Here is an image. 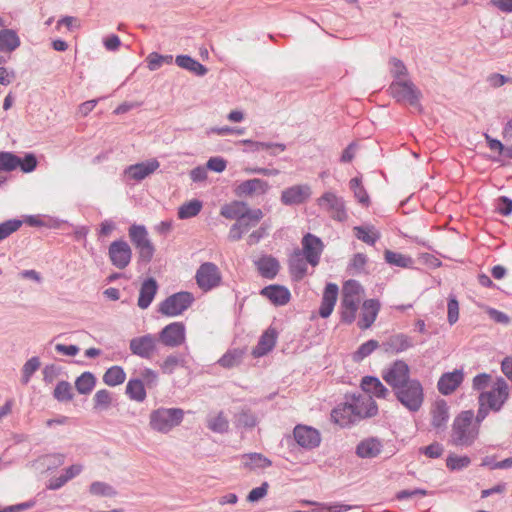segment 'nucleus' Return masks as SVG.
I'll list each match as a JSON object with an SVG mask.
<instances>
[{"label": "nucleus", "instance_id": "obj_1", "mask_svg": "<svg viewBox=\"0 0 512 512\" xmlns=\"http://www.w3.org/2000/svg\"><path fill=\"white\" fill-rule=\"evenodd\" d=\"M220 214L226 219H236V223L229 230L228 238L231 241H238L242 235L250 229L249 219L253 225H257L263 217L261 209H250L246 203L233 201L221 208Z\"/></svg>", "mask_w": 512, "mask_h": 512}, {"label": "nucleus", "instance_id": "obj_2", "mask_svg": "<svg viewBox=\"0 0 512 512\" xmlns=\"http://www.w3.org/2000/svg\"><path fill=\"white\" fill-rule=\"evenodd\" d=\"M479 434L480 428L474 421V412L462 411L453 420L450 442L457 447H469L477 440Z\"/></svg>", "mask_w": 512, "mask_h": 512}, {"label": "nucleus", "instance_id": "obj_3", "mask_svg": "<svg viewBox=\"0 0 512 512\" xmlns=\"http://www.w3.org/2000/svg\"><path fill=\"white\" fill-rule=\"evenodd\" d=\"M363 297L364 289L356 280H348L343 284L340 304V314L343 322L348 324L354 322Z\"/></svg>", "mask_w": 512, "mask_h": 512}, {"label": "nucleus", "instance_id": "obj_4", "mask_svg": "<svg viewBox=\"0 0 512 512\" xmlns=\"http://www.w3.org/2000/svg\"><path fill=\"white\" fill-rule=\"evenodd\" d=\"M396 399L410 412H417L424 402V388L417 379H412L394 391Z\"/></svg>", "mask_w": 512, "mask_h": 512}, {"label": "nucleus", "instance_id": "obj_5", "mask_svg": "<svg viewBox=\"0 0 512 512\" xmlns=\"http://www.w3.org/2000/svg\"><path fill=\"white\" fill-rule=\"evenodd\" d=\"M509 394L510 387L508 383L502 377H498L493 382L490 390L479 395L478 401L482 406H487L490 410L497 412L501 410Z\"/></svg>", "mask_w": 512, "mask_h": 512}, {"label": "nucleus", "instance_id": "obj_6", "mask_svg": "<svg viewBox=\"0 0 512 512\" xmlns=\"http://www.w3.org/2000/svg\"><path fill=\"white\" fill-rule=\"evenodd\" d=\"M193 302L194 296L190 292L174 293L159 303L158 312L166 317H177L182 315Z\"/></svg>", "mask_w": 512, "mask_h": 512}, {"label": "nucleus", "instance_id": "obj_7", "mask_svg": "<svg viewBox=\"0 0 512 512\" xmlns=\"http://www.w3.org/2000/svg\"><path fill=\"white\" fill-rule=\"evenodd\" d=\"M129 238L138 252L139 259L145 263L152 260L155 247L149 239L148 231L143 225L133 224L128 230Z\"/></svg>", "mask_w": 512, "mask_h": 512}, {"label": "nucleus", "instance_id": "obj_8", "mask_svg": "<svg viewBox=\"0 0 512 512\" xmlns=\"http://www.w3.org/2000/svg\"><path fill=\"white\" fill-rule=\"evenodd\" d=\"M183 419V411L178 408H160L150 414V426L152 429L166 433L179 425Z\"/></svg>", "mask_w": 512, "mask_h": 512}, {"label": "nucleus", "instance_id": "obj_9", "mask_svg": "<svg viewBox=\"0 0 512 512\" xmlns=\"http://www.w3.org/2000/svg\"><path fill=\"white\" fill-rule=\"evenodd\" d=\"M383 380L395 391L410 381V368L403 360H396L387 366L381 374Z\"/></svg>", "mask_w": 512, "mask_h": 512}, {"label": "nucleus", "instance_id": "obj_10", "mask_svg": "<svg viewBox=\"0 0 512 512\" xmlns=\"http://www.w3.org/2000/svg\"><path fill=\"white\" fill-rule=\"evenodd\" d=\"M317 205L323 211L328 213L334 220L345 221L347 219V212L343 199L333 192H325L317 199Z\"/></svg>", "mask_w": 512, "mask_h": 512}, {"label": "nucleus", "instance_id": "obj_11", "mask_svg": "<svg viewBox=\"0 0 512 512\" xmlns=\"http://www.w3.org/2000/svg\"><path fill=\"white\" fill-rule=\"evenodd\" d=\"M159 340L164 346L171 348L183 345L186 341L185 324L178 321L167 324L159 332Z\"/></svg>", "mask_w": 512, "mask_h": 512}, {"label": "nucleus", "instance_id": "obj_12", "mask_svg": "<svg viewBox=\"0 0 512 512\" xmlns=\"http://www.w3.org/2000/svg\"><path fill=\"white\" fill-rule=\"evenodd\" d=\"M195 278L199 288L206 292L220 284L221 272L214 263L206 262L200 265Z\"/></svg>", "mask_w": 512, "mask_h": 512}, {"label": "nucleus", "instance_id": "obj_13", "mask_svg": "<svg viewBox=\"0 0 512 512\" xmlns=\"http://www.w3.org/2000/svg\"><path fill=\"white\" fill-rule=\"evenodd\" d=\"M390 94L398 102L416 105L421 96L420 91L410 81H395L389 87Z\"/></svg>", "mask_w": 512, "mask_h": 512}, {"label": "nucleus", "instance_id": "obj_14", "mask_svg": "<svg viewBox=\"0 0 512 512\" xmlns=\"http://www.w3.org/2000/svg\"><path fill=\"white\" fill-rule=\"evenodd\" d=\"M111 263L118 269L126 268L132 258V250L124 240L113 241L108 248Z\"/></svg>", "mask_w": 512, "mask_h": 512}, {"label": "nucleus", "instance_id": "obj_15", "mask_svg": "<svg viewBox=\"0 0 512 512\" xmlns=\"http://www.w3.org/2000/svg\"><path fill=\"white\" fill-rule=\"evenodd\" d=\"M293 436L297 444L305 449H314L321 443L320 432L307 425H296Z\"/></svg>", "mask_w": 512, "mask_h": 512}, {"label": "nucleus", "instance_id": "obj_16", "mask_svg": "<svg viewBox=\"0 0 512 512\" xmlns=\"http://www.w3.org/2000/svg\"><path fill=\"white\" fill-rule=\"evenodd\" d=\"M129 347L132 354L150 359L157 350V340L152 334H146L131 339Z\"/></svg>", "mask_w": 512, "mask_h": 512}, {"label": "nucleus", "instance_id": "obj_17", "mask_svg": "<svg viewBox=\"0 0 512 512\" xmlns=\"http://www.w3.org/2000/svg\"><path fill=\"white\" fill-rule=\"evenodd\" d=\"M311 194V187L309 185H294L282 191L281 201L285 205H299L307 201Z\"/></svg>", "mask_w": 512, "mask_h": 512}, {"label": "nucleus", "instance_id": "obj_18", "mask_svg": "<svg viewBox=\"0 0 512 512\" xmlns=\"http://www.w3.org/2000/svg\"><path fill=\"white\" fill-rule=\"evenodd\" d=\"M303 253L306 261L312 266H316L319 263V258L323 250L322 241L308 233L302 239Z\"/></svg>", "mask_w": 512, "mask_h": 512}, {"label": "nucleus", "instance_id": "obj_19", "mask_svg": "<svg viewBox=\"0 0 512 512\" xmlns=\"http://www.w3.org/2000/svg\"><path fill=\"white\" fill-rule=\"evenodd\" d=\"M269 189L268 182L254 178L241 182L234 190L238 197H251L255 195H263Z\"/></svg>", "mask_w": 512, "mask_h": 512}, {"label": "nucleus", "instance_id": "obj_20", "mask_svg": "<svg viewBox=\"0 0 512 512\" xmlns=\"http://www.w3.org/2000/svg\"><path fill=\"white\" fill-rule=\"evenodd\" d=\"M380 307V302L376 299H368L363 302L358 321L360 329L365 330L372 326L377 318Z\"/></svg>", "mask_w": 512, "mask_h": 512}, {"label": "nucleus", "instance_id": "obj_21", "mask_svg": "<svg viewBox=\"0 0 512 512\" xmlns=\"http://www.w3.org/2000/svg\"><path fill=\"white\" fill-rule=\"evenodd\" d=\"M464 373L462 370L444 373L438 380L437 388L443 395L453 393L463 382Z\"/></svg>", "mask_w": 512, "mask_h": 512}, {"label": "nucleus", "instance_id": "obj_22", "mask_svg": "<svg viewBox=\"0 0 512 512\" xmlns=\"http://www.w3.org/2000/svg\"><path fill=\"white\" fill-rule=\"evenodd\" d=\"M160 167L157 159H150L145 162L130 165L125 173L133 180H143L153 174Z\"/></svg>", "mask_w": 512, "mask_h": 512}, {"label": "nucleus", "instance_id": "obj_23", "mask_svg": "<svg viewBox=\"0 0 512 512\" xmlns=\"http://www.w3.org/2000/svg\"><path fill=\"white\" fill-rule=\"evenodd\" d=\"M338 292L339 289L336 284L328 283L326 285L319 308V315L322 318H327L332 314L338 298Z\"/></svg>", "mask_w": 512, "mask_h": 512}, {"label": "nucleus", "instance_id": "obj_24", "mask_svg": "<svg viewBox=\"0 0 512 512\" xmlns=\"http://www.w3.org/2000/svg\"><path fill=\"white\" fill-rule=\"evenodd\" d=\"M382 450V441L376 437H369L359 442L356 455L360 458H375L382 453Z\"/></svg>", "mask_w": 512, "mask_h": 512}, {"label": "nucleus", "instance_id": "obj_25", "mask_svg": "<svg viewBox=\"0 0 512 512\" xmlns=\"http://www.w3.org/2000/svg\"><path fill=\"white\" fill-rule=\"evenodd\" d=\"M21 46L17 31L11 28L0 29V53L11 54Z\"/></svg>", "mask_w": 512, "mask_h": 512}, {"label": "nucleus", "instance_id": "obj_26", "mask_svg": "<svg viewBox=\"0 0 512 512\" xmlns=\"http://www.w3.org/2000/svg\"><path fill=\"white\" fill-rule=\"evenodd\" d=\"M261 295L268 298L274 305H286L291 299L290 291L281 285H270L261 290Z\"/></svg>", "mask_w": 512, "mask_h": 512}, {"label": "nucleus", "instance_id": "obj_27", "mask_svg": "<svg viewBox=\"0 0 512 512\" xmlns=\"http://www.w3.org/2000/svg\"><path fill=\"white\" fill-rule=\"evenodd\" d=\"M431 425L436 428H444L449 420V407L445 400L435 401L430 409Z\"/></svg>", "mask_w": 512, "mask_h": 512}, {"label": "nucleus", "instance_id": "obj_28", "mask_svg": "<svg viewBox=\"0 0 512 512\" xmlns=\"http://www.w3.org/2000/svg\"><path fill=\"white\" fill-rule=\"evenodd\" d=\"M351 405L357 419L372 417L376 415L378 411L377 404L371 396L357 398Z\"/></svg>", "mask_w": 512, "mask_h": 512}, {"label": "nucleus", "instance_id": "obj_29", "mask_svg": "<svg viewBox=\"0 0 512 512\" xmlns=\"http://www.w3.org/2000/svg\"><path fill=\"white\" fill-rule=\"evenodd\" d=\"M276 340L277 331L274 328H268L261 335L257 346L252 351V355L256 358L266 355L274 348Z\"/></svg>", "mask_w": 512, "mask_h": 512}, {"label": "nucleus", "instance_id": "obj_30", "mask_svg": "<svg viewBox=\"0 0 512 512\" xmlns=\"http://www.w3.org/2000/svg\"><path fill=\"white\" fill-rule=\"evenodd\" d=\"M331 417L332 420L341 427H345L357 420L351 403L338 405L333 409Z\"/></svg>", "mask_w": 512, "mask_h": 512}, {"label": "nucleus", "instance_id": "obj_31", "mask_svg": "<svg viewBox=\"0 0 512 512\" xmlns=\"http://www.w3.org/2000/svg\"><path fill=\"white\" fill-rule=\"evenodd\" d=\"M157 289L158 285L153 278H148L142 283L137 302L141 309L149 307L157 293Z\"/></svg>", "mask_w": 512, "mask_h": 512}, {"label": "nucleus", "instance_id": "obj_32", "mask_svg": "<svg viewBox=\"0 0 512 512\" xmlns=\"http://www.w3.org/2000/svg\"><path fill=\"white\" fill-rule=\"evenodd\" d=\"M361 388L371 397L386 398L389 395V390L382 384V382L372 376H365L361 381Z\"/></svg>", "mask_w": 512, "mask_h": 512}, {"label": "nucleus", "instance_id": "obj_33", "mask_svg": "<svg viewBox=\"0 0 512 512\" xmlns=\"http://www.w3.org/2000/svg\"><path fill=\"white\" fill-rule=\"evenodd\" d=\"M384 345L387 352L400 353L411 348L413 342L412 339L405 334H396L391 336Z\"/></svg>", "mask_w": 512, "mask_h": 512}, {"label": "nucleus", "instance_id": "obj_34", "mask_svg": "<svg viewBox=\"0 0 512 512\" xmlns=\"http://www.w3.org/2000/svg\"><path fill=\"white\" fill-rule=\"evenodd\" d=\"M93 410L95 412H104L109 410L114 402L113 393L107 389L98 390L93 396Z\"/></svg>", "mask_w": 512, "mask_h": 512}, {"label": "nucleus", "instance_id": "obj_35", "mask_svg": "<svg viewBox=\"0 0 512 512\" xmlns=\"http://www.w3.org/2000/svg\"><path fill=\"white\" fill-rule=\"evenodd\" d=\"M242 464L250 470L265 469L272 465V462L260 453H249L242 456Z\"/></svg>", "mask_w": 512, "mask_h": 512}, {"label": "nucleus", "instance_id": "obj_36", "mask_svg": "<svg viewBox=\"0 0 512 512\" xmlns=\"http://www.w3.org/2000/svg\"><path fill=\"white\" fill-rule=\"evenodd\" d=\"M125 392L131 400L136 402H143L147 396L144 382L140 379H130Z\"/></svg>", "mask_w": 512, "mask_h": 512}, {"label": "nucleus", "instance_id": "obj_37", "mask_svg": "<svg viewBox=\"0 0 512 512\" xmlns=\"http://www.w3.org/2000/svg\"><path fill=\"white\" fill-rule=\"evenodd\" d=\"M175 62L179 67L193 72L196 75L203 76L207 73L206 67L190 56L179 55L176 57Z\"/></svg>", "mask_w": 512, "mask_h": 512}, {"label": "nucleus", "instance_id": "obj_38", "mask_svg": "<svg viewBox=\"0 0 512 512\" xmlns=\"http://www.w3.org/2000/svg\"><path fill=\"white\" fill-rule=\"evenodd\" d=\"M125 379L126 373L124 369L118 365L108 368L103 375V382L110 387L123 384Z\"/></svg>", "mask_w": 512, "mask_h": 512}, {"label": "nucleus", "instance_id": "obj_39", "mask_svg": "<svg viewBox=\"0 0 512 512\" xmlns=\"http://www.w3.org/2000/svg\"><path fill=\"white\" fill-rule=\"evenodd\" d=\"M260 274L265 278H273L279 270V263L275 258L262 257L257 262Z\"/></svg>", "mask_w": 512, "mask_h": 512}, {"label": "nucleus", "instance_id": "obj_40", "mask_svg": "<svg viewBox=\"0 0 512 512\" xmlns=\"http://www.w3.org/2000/svg\"><path fill=\"white\" fill-rule=\"evenodd\" d=\"M384 256L387 263L401 268H410L414 263L410 256L390 250L385 251Z\"/></svg>", "mask_w": 512, "mask_h": 512}, {"label": "nucleus", "instance_id": "obj_41", "mask_svg": "<svg viewBox=\"0 0 512 512\" xmlns=\"http://www.w3.org/2000/svg\"><path fill=\"white\" fill-rule=\"evenodd\" d=\"M202 202L197 199L183 203L178 209L179 219H188L199 214L202 209Z\"/></svg>", "mask_w": 512, "mask_h": 512}, {"label": "nucleus", "instance_id": "obj_42", "mask_svg": "<svg viewBox=\"0 0 512 512\" xmlns=\"http://www.w3.org/2000/svg\"><path fill=\"white\" fill-rule=\"evenodd\" d=\"M96 384L95 376L90 372L82 373L75 381V387L80 394L90 393Z\"/></svg>", "mask_w": 512, "mask_h": 512}, {"label": "nucleus", "instance_id": "obj_43", "mask_svg": "<svg viewBox=\"0 0 512 512\" xmlns=\"http://www.w3.org/2000/svg\"><path fill=\"white\" fill-rule=\"evenodd\" d=\"M244 355V351L240 349H233L227 351L220 359L219 364L224 368H232L240 364Z\"/></svg>", "mask_w": 512, "mask_h": 512}, {"label": "nucleus", "instance_id": "obj_44", "mask_svg": "<svg viewBox=\"0 0 512 512\" xmlns=\"http://www.w3.org/2000/svg\"><path fill=\"white\" fill-rule=\"evenodd\" d=\"M242 144L247 145L249 147L248 150L250 151H259V150H272V153L275 154L276 152H283L285 150L284 144H271V143H264V142H257L252 140H242Z\"/></svg>", "mask_w": 512, "mask_h": 512}, {"label": "nucleus", "instance_id": "obj_45", "mask_svg": "<svg viewBox=\"0 0 512 512\" xmlns=\"http://www.w3.org/2000/svg\"><path fill=\"white\" fill-rule=\"evenodd\" d=\"M291 274L297 279H302L307 271L306 262L301 257L300 253H295L290 260Z\"/></svg>", "mask_w": 512, "mask_h": 512}, {"label": "nucleus", "instance_id": "obj_46", "mask_svg": "<svg viewBox=\"0 0 512 512\" xmlns=\"http://www.w3.org/2000/svg\"><path fill=\"white\" fill-rule=\"evenodd\" d=\"M355 236L370 245L375 244V242L379 239V234L374 230L373 227H355L354 228Z\"/></svg>", "mask_w": 512, "mask_h": 512}, {"label": "nucleus", "instance_id": "obj_47", "mask_svg": "<svg viewBox=\"0 0 512 512\" xmlns=\"http://www.w3.org/2000/svg\"><path fill=\"white\" fill-rule=\"evenodd\" d=\"M172 61H173L172 55H160L156 52L150 53L146 58L148 68L151 71L157 70L163 64H171Z\"/></svg>", "mask_w": 512, "mask_h": 512}, {"label": "nucleus", "instance_id": "obj_48", "mask_svg": "<svg viewBox=\"0 0 512 512\" xmlns=\"http://www.w3.org/2000/svg\"><path fill=\"white\" fill-rule=\"evenodd\" d=\"M19 157L10 152H0V170L13 171L18 168Z\"/></svg>", "mask_w": 512, "mask_h": 512}, {"label": "nucleus", "instance_id": "obj_49", "mask_svg": "<svg viewBox=\"0 0 512 512\" xmlns=\"http://www.w3.org/2000/svg\"><path fill=\"white\" fill-rule=\"evenodd\" d=\"M184 366V360L175 355L167 356L160 365L164 374H172L178 367Z\"/></svg>", "mask_w": 512, "mask_h": 512}, {"label": "nucleus", "instance_id": "obj_50", "mask_svg": "<svg viewBox=\"0 0 512 512\" xmlns=\"http://www.w3.org/2000/svg\"><path fill=\"white\" fill-rule=\"evenodd\" d=\"M379 344L376 340H369L363 343L353 354L354 361H362L378 348Z\"/></svg>", "mask_w": 512, "mask_h": 512}, {"label": "nucleus", "instance_id": "obj_51", "mask_svg": "<svg viewBox=\"0 0 512 512\" xmlns=\"http://www.w3.org/2000/svg\"><path fill=\"white\" fill-rule=\"evenodd\" d=\"M471 463V460L468 456L463 455L459 456L456 454H451L446 459V466L450 470H460L466 468Z\"/></svg>", "mask_w": 512, "mask_h": 512}, {"label": "nucleus", "instance_id": "obj_52", "mask_svg": "<svg viewBox=\"0 0 512 512\" xmlns=\"http://www.w3.org/2000/svg\"><path fill=\"white\" fill-rule=\"evenodd\" d=\"M350 188L353 190L354 196L361 204L368 205L369 196L365 188L362 186L359 178H352L350 180Z\"/></svg>", "mask_w": 512, "mask_h": 512}, {"label": "nucleus", "instance_id": "obj_53", "mask_svg": "<svg viewBox=\"0 0 512 512\" xmlns=\"http://www.w3.org/2000/svg\"><path fill=\"white\" fill-rule=\"evenodd\" d=\"M90 492L96 496L113 497L116 491L112 486L104 482H94L90 486Z\"/></svg>", "mask_w": 512, "mask_h": 512}, {"label": "nucleus", "instance_id": "obj_54", "mask_svg": "<svg viewBox=\"0 0 512 512\" xmlns=\"http://www.w3.org/2000/svg\"><path fill=\"white\" fill-rule=\"evenodd\" d=\"M72 388L71 385L62 381L59 382L54 390V397L59 401H69L72 399Z\"/></svg>", "mask_w": 512, "mask_h": 512}, {"label": "nucleus", "instance_id": "obj_55", "mask_svg": "<svg viewBox=\"0 0 512 512\" xmlns=\"http://www.w3.org/2000/svg\"><path fill=\"white\" fill-rule=\"evenodd\" d=\"M40 367V361L37 357H32L23 366L22 369V382L27 384L32 374Z\"/></svg>", "mask_w": 512, "mask_h": 512}, {"label": "nucleus", "instance_id": "obj_56", "mask_svg": "<svg viewBox=\"0 0 512 512\" xmlns=\"http://www.w3.org/2000/svg\"><path fill=\"white\" fill-rule=\"evenodd\" d=\"M22 225L20 220H8L0 224V241L16 232Z\"/></svg>", "mask_w": 512, "mask_h": 512}, {"label": "nucleus", "instance_id": "obj_57", "mask_svg": "<svg viewBox=\"0 0 512 512\" xmlns=\"http://www.w3.org/2000/svg\"><path fill=\"white\" fill-rule=\"evenodd\" d=\"M208 427L214 432L223 433L228 429V421L222 413H219L208 421Z\"/></svg>", "mask_w": 512, "mask_h": 512}, {"label": "nucleus", "instance_id": "obj_58", "mask_svg": "<svg viewBox=\"0 0 512 512\" xmlns=\"http://www.w3.org/2000/svg\"><path fill=\"white\" fill-rule=\"evenodd\" d=\"M459 319V303L455 297H450L447 304V320L450 325L455 324Z\"/></svg>", "mask_w": 512, "mask_h": 512}, {"label": "nucleus", "instance_id": "obj_59", "mask_svg": "<svg viewBox=\"0 0 512 512\" xmlns=\"http://www.w3.org/2000/svg\"><path fill=\"white\" fill-rule=\"evenodd\" d=\"M317 508L313 510V512H345L353 508V506L336 503L333 505L327 504H319L317 503Z\"/></svg>", "mask_w": 512, "mask_h": 512}, {"label": "nucleus", "instance_id": "obj_60", "mask_svg": "<svg viewBox=\"0 0 512 512\" xmlns=\"http://www.w3.org/2000/svg\"><path fill=\"white\" fill-rule=\"evenodd\" d=\"M269 484L267 482L262 483L261 486L252 489L248 496L247 501L256 502L267 495Z\"/></svg>", "mask_w": 512, "mask_h": 512}, {"label": "nucleus", "instance_id": "obj_61", "mask_svg": "<svg viewBox=\"0 0 512 512\" xmlns=\"http://www.w3.org/2000/svg\"><path fill=\"white\" fill-rule=\"evenodd\" d=\"M496 210L503 216H508L512 213V200L506 196H501L497 199Z\"/></svg>", "mask_w": 512, "mask_h": 512}, {"label": "nucleus", "instance_id": "obj_62", "mask_svg": "<svg viewBox=\"0 0 512 512\" xmlns=\"http://www.w3.org/2000/svg\"><path fill=\"white\" fill-rule=\"evenodd\" d=\"M491 382V375L487 373H481L476 375L472 381V387L475 390L482 391L488 387Z\"/></svg>", "mask_w": 512, "mask_h": 512}, {"label": "nucleus", "instance_id": "obj_63", "mask_svg": "<svg viewBox=\"0 0 512 512\" xmlns=\"http://www.w3.org/2000/svg\"><path fill=\"white\" fill-rule=\"evenodd\" d=\"M227 162L221 157H211L206 164V169L221 173L226 169Z\"/></svg>", "mask_w": 512, "mask_h": 512}, {"label": "nucleus", "instance_id": "obj_64", "mask_svg": "<svg viewBox=\"0 0 512 512\" xmlns=\"http://www.w3.org/2000/svg\"><path fill=\"white\" fill-rule=\"evenodd\" d=\"M420 451L429 458H439L443 453V446L440 443L434 442L421 448Z\"/></svg>", "mask_w": 512, "mask_h": 512}]
</instances>
